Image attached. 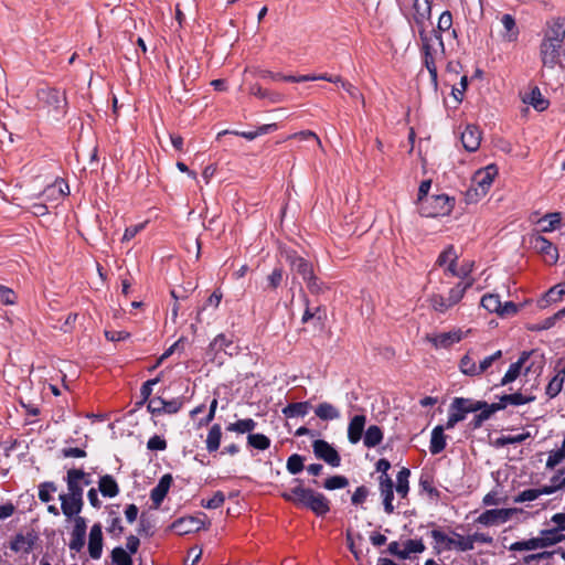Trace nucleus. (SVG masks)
Wrapping results in <instances>:
<instances>
[{"mask_svg":"<svg viewBox=\"0 0 565 565\" xmlns=\"http://www.w3.org/2000/svg\"><path fill=\"white\" fill-rule=\"evenodd\" d=\"M256 422L252 418L239 419L235 423L230 424L226 429L237 434L250 433L256 427Z\"/></svg>","mask_w":565,"mask_h":565,"instance_id":"nucleus-46","label":"nucleus"},{"mask_svg":"<svg viewBox=\"0 0 565 565\" xmlns=\"http://www.w3.org/2000/svg\"><path fill=\"white\" fill-rule=\"evenodd\" d=\"M111 562L115 565H134L131 555L120 546L111 551Z\"/></svg>","mask_w":565,"mask_h":565,"instance_id":"nucleus-49","label":"nucleus"},{"mask_svg":"<svg viewBox=\"0 0 565 565\" xmlns=\"http://www.w3.org/2000/svg\"><path fill=\"white\" fill-rule=\"evenodd\" d=\"M98 490L106 498H114L119 493V487L110 475H105L99 478Z\"/></svg>","mask_w":565,"mask_h":565,"instance_id":"nucleus-30","label":"nucleus"},{"mask_svg":"<svg viewBox=\"0 0 565 565\" xmlns=\"http://www.w3.org/2000/svg\"><path fill=\"white\" fill-rule=\"evenodd\" d=\"M461 142L467 151L473 152L478 150L481 142V132L475 125H467L461 132Z\"/></svg>","mask_w":565,"mask_h":565,"instance_id":"nucleus-23","label":"nucleus"},{"mask_svg":"<svg viewBox=\"0 0 565 565\" xmlns=\"http://www.w3.org/2000/svg\"><path fill=\"white\" fill-rule=\"evenodd\" d=\"M481 306L487 309L489 312H497L500 315L501 310V300L498 295H486L481 299Z\"/></svg>","mask_w":565,"mask_h":565,"instance_id":"nucleus-51","label":"nucleus"},{"mask_svg":"<svg viewBox=\"0 0 565 565\" xmlns=\"http://www.w3.org/2000/svg\"><path fill=\"white\" fill-rule=\"evenodd\" d=\"M308 509L317 515H324L330 511V503L324 494L317 492L315 498L309 503Z\"/></svg>","mask_w":565,"mask_h":565,"instance_id":"nucleus-40","label":"nucleus"},{"mask_svg":"<svg viewBox=\"0 0 565 565\" xmlns=\"http://www.w3.org/2000/svg\"><path fill=\"white\" fill-rule=\"evenodd\" d=\"M172 484L171 475H164L160 478L157 486L150 492V499L154 507L158 508L164 500L170 487Z\"/></svg>","mask_w":565,"mask_h":565,"instance_id":"nucleus-25","label":"nucleus"},{"mask_svg":"<svg viewBox=\"0 0 565 565\" xmlns=\"http://www.w3.org/2000/svg\"><path fill=\"white\" fill-rule=\"evenodd\" d=\"M444 429V426H436L431 431L429 450L433 455L440 454L446 447Z\"/></svg>","mask_w":565,"mask_h":565,"instance_id":"nucleus-33","label":"nucleus"},{"mask_svg":"<svg viewBox=\"0 0 565 565\" xmlns=\"http://www.w3.org/2000/svg\"><path fill=\"white\" fill-rule=\"evenodd\" d=\"M533 351H524L521 353L519 360L514 363H512L502 377L500 385H507L513 381H515L519 375L521 374L522 369L524 367V373L527 374L531 371V367L533 364L525 366V363L527 360L533 355Z\"/></svg>","mask_w":565,"mask_h":565,"instance_id":"nucleus-12","label":"nucleus"},{"mask_svg":"<svg viewBox=\"0 0 565 565\" xmlns=\"http://www.w3.org/2000/svg\"><path fill=\"white\" fill-rule=\"evenodd\" d=\"M540 498V493L537 489H526L521 491L516 497H514L513 501L515 503H523L527 501H534Z\"/></svg>","mask_w":565,"mask_h":565,"instance_id":"nucleus-61","label":"nucleus"},{"mask_svg":"<svg viewBox=\"0 0 565 565\" xmlns=\"http://www.w3.org/2000/svg\"><path fill=\"white\" fill-rule=\"evenodd\" d=\"M542 545L543 544L541 543V541L539 540V536H537V537H532V539H529L525 541L514 542L509 546V550L513 551V552L534 551V550L543 548Z\"/></svg>","mask_w":565,"mask_h":565,"instance_id":"nucleus-45","label":"nucleus"},{"mask_svg":"<svg viewBox=\"0 0 565 565\" xmlns=\"http://www.w3.org/2000/svg\"><path fill=\"white\" fill-rule=\"evenodd\" d=\"M497 175V169L493 166H488L484 169L477 171L472 178L469 194L475 192L476 196H484L493 180Z\"/></svg>","mask_w":565,"mask_h":565,"instance_id":"nucleus-7","label":"nucleus"},{"mask_svg":"<svg viewBox=\"0 0 565 565\" xmlns=\"http://www.w3.org/2000/svg\"><path fill=\"white\" fill-rule=\"evenodd\" d=\"M458 260V254L454 246H448L439 256L437 259V264L441 267L447 266L449 263H454Z\"/></svg>","mask_w":565,"mask_h":565,"instance_id":"nucleus-53","label":"nucleus"},{"mask_svg":"<svg viewBox=\"0 0 565 565\" xmlns=\"http://www.w3.org/2000/svg\"><path fill=\"white\" fill-rule=\"evenodd\" d=\"M561 220H562V216H561V213H548L546 215H544L540 222L542 224H544L542 226V232L543 233H548V232H552L554 231L557 225L561 223Z\"/></svg>","mask_w":565,"mask_h":565,"instance_id":"nucleus-50","label":"nucleus"},{"mask_svg":"<svg viewBox=\"0 0 565 565\" xmlns=\"http://www.w3.org/2000/svg\"><path fill=\"white\" fill-rule=\"evenodd\" d=\"M426 546L422 540H407L404 543L403 555L402 558L406 559L412 554L423 553Z\"/></svg>","mask_w":565,"mask_h":565,"instance_id":"nucleus-48","label":"nucleus"},{"mask_svg":"<svg viewBox=\"0 0 565 565\" xmlns=\"http://www.w3.org/2000/svg\"><path fill=\"white\" fill-rule=\"evenodd\" d=\"M454 207V199L446 194L431 195L418 206L419 213L425 217L448 215Z\"/></svg>","mask_w":565,"mask_h":565,"instance_id":"nucleus-4","label":"nucleus"},{"mask_svg":"<svg viewBox=\"0 0 565 565\" xmlns=\"http://www.w3.org/2000/svg\"><path fill=\"white\" fill-rule=\"evenodd\" d=\"M365 415H355L351 418L348 425V440L352 445H355L361 440L365 428Z\"/></svg>","mask_w":565,"mask_h":565,"instance_id":"nucleus-24","label":"nucleus"},{"mask_svg":"<svg viewBox=\"0 0 565 565\" xmlns=\"http://www.w3.org/2000/svg\"><path fill=\"white\" fill-rule=\"evenodd\" d=\"M88 553L93 559H99L103 553L102 525L96 523L92 526L88 537Z\"/></svg>","mask_w":565,"mask_h":565,"instance_id":"nucleus-19","label":"nucleus"},{"mask_svg":"<svg viewBox=\"0 0 565 565\" xmlns=\"http://www.w3.org/2000/svg\"><path fill=\"white\" fill-rule=\"evenodd\" d=\"M86 520L83 516H76L74 519V527L71 533V541H70V550L74 552H81V550L85 545V536H86Z\"/></svg>","mask_w":565,"mask_h":565,"instance_id":"nucleus-15","label":"nucleus"},{"mask_svg":"<svg viewBox=\"0 0 565 565\" xmlns=\"http://www.w3.org/2000/svg\"><path fill=\"white\" fill-rule=\"evenodd\" d=\"M555 375L548 382L545 394L548 396V398L556 397L563 388L564 382H565V360L558 359L555 362L554 366Z\"/></svg>","mask_w":565,"mask_h":565,"instance_id":"nucleus-13","label":"nucleus"},{"mask_svg":"<svg viewBox=\"0 0 565 565\" xmlns=\"http://www.w3.org/2000/svg\"><path fill=\"white\" fill-rule=\"evenodd\" d=\"M58 499L61 501V510L67 519L79 516L78 514L83 508V499L65 493L60 494Z\"/></svg>","mask_w":565,"mask_h":565,"instance_id":"nucleus-20","label":"nucleus"},{"mask_svg":"<svg viewBox=\"0 0 565 565\" xmlns=\"http://www.w3.org/2000/svg\"><path fill=\"white\" fill-rule=\"evenodd\" d=\"M0 301L6 306L14 305L17 295L11 288L0 285Z\"/></svg>","mask_w":565,"mask_h":565,"instance_id":"nucleus-60","label":"nucleus"},{"mask_svg":"<svg viewBox=\"0 0 565 565\" xmlns=\"http://www.w3.org/2000/svg\"><path fill=\"white\" fill-rule=\"evenodd\" d=\"M452 26V15L449 11H445L440 14L438 19V31L439 32H446L449 31Z\"/></svg>","mask_w":565,"mask_h":565,"instance_id":"nucleus-63","label":"nucleus"},{"mask_svg":"<svg viewBox=\"0 0 565 565\" xmlns=\"http://www.w3.org/2000/svg\"><path fill=\"white\" fill-rule=\"evenodd\" d=\"M38 98L47 107L53 119L58 120L64 116L67 106L64 92L51 87L41 88L38 92Z\"/></svg>","mask_w":565,"mask_h":565,"instance_id":"nucleus-3","label":"nucleus"},{"mask_svg":"<svg viewBox=\"0 0 565 565\" xmlns=\"http://www.w3.org/2000/svg\"><path fill=\"white\" fill-rule=\"evenodd\" d=\"M348 484L349 480L344 476H333L324 481L323 487L327 490H335L345 488Z\"/></svg>","mask_w":565,"mask_h":565,"instance_id":"nucleus-55","label":"nucleus"},{"mask_svg":"<svg viewBox=\"0 0 565 565\" xmlns=\"http://www.w3.org/2000/svg\"><path fill=\"white\" fill-rule=\"evenodd\" d=\"M383 440V431L376 425H371L363 437V444L366 448H374Z\"/></svg>","mask_w":565,"mask_h":565,"instance_id":"nucleus-39","label":"nucleus"},{"mask_svg":"<svg viewBox=\"0 0 565 565\" xmlns=\"http://www.w3.org/2000/svg\"><path fill=\"white\" fill-rule=\"evenodd\" d=\"M501 23L503 25L504 32L502 36L504 40L509 42H514L518 39L519 30L515 23V19L511 14H503L501 18Z\"/></svg>","mask_w":565,"mask_h":565,"instance_id":"nucleus-35","label":"nucleus"},{"mask_svg":"<svg viewBox=\"0 0 565 565\" xmlns=\"http://www.w3.org/2000/svg\"><path fill=\"white\" fill-rule=\"evenodd\" d=\"M523 102L531 105L537 111H543L548 107V100L542 95L537 86L524 95Z\"/></svg>","mask_w":565,"mask_h":565,"instance_id":"nucleus-28","label":"nucleus"},{"mask_svg":"<svg viewBox=\"0 0 565 565\" xmlns=\"http://www.w3.org/2000/svg\"><path fill=\"white\" fill-rule=\"evenodd\" d=\"M164 405H166V401L163 398L153 397V398L149 399L147 407L151 414L160 415V414H163Z\"/></svg>","mask_w":565,"mask_h":565,"instance_id":"nucleus-62","label":"nucleus"},{"mask_svg":"<svg viewBox=\"0 0 565 565\" xmlns=\"http://www.w3.org/2000/svg\"><path fill=\"white\" fill-rule=\"evenodd\" d=\"M86 473L81 469H70L66 476L67 493L72 497L83 499V484L81 483Z\"/></svg>","mask_w":565,"mask_h":565,"instance_id":"nucleus-21","label":"nucleus"},{"mask_svg":"<svg viewBox=\"0 0 565 565\" xmlns=\"http://www.w3.org/2000/svg\"><path fill=\"white\" fill-rule=\"evenodd\" d=\"M286 259L289 263L291 270L299 274L303 280L307 281L308 288L312 292H318L320 290L316 282L317 279L313 275L312 265L308 260L297 255L295 252L286 253Z\"/></svg>","mask_w":565,"mask_h":565,"instance_id":"nucleus-5","label":"nucleus"},{"mask_svg":"<svg viewBox=\"0 0 565 565\" xmlns=\"http://www.w3.org/2000/svg\"><path fill=\"white\" fill-rule=\"evenodd\" d=\"M414 10V18L416 23L423 24L426 20L430 18L431 0H415Z\"/></svg>","mask_w":565,"mask_h":565,"instance_id":"nucleus-36","label":"nucleus"},{"mask_svg":"<svg viewBox=\"0 0 565 565\" xmlns=\"http://www.w3.org/2000/svg\"><path fill=\"white\" fill-rule=\"evenodd\" d=\"M409 476H411V471L407 468H402L396 476V492L402 498H406L408 494Z\"/></svg>","mask_w":565,"mask_h":565,"instance_id":"nucleus-43","label":"nucleus"},{"mask_svg":"<svg viewBox=\"0 0 565 565\" xmlns=\"http://www.w3.org/2000/svg\"><path fill=\"white\" fill-rule=\"evenodd\" d=\"M286 467L291 475H297L303 469V458L298 454H294L288 458Z\"/></svg>","mask_w":565,"mask_h":565,"instance_id":"nucleus-54","label":"nucleus"},{"mask_svg":"<svg viewBox=\"0 0 565 565\" xmlns=\"http://www.w3.org/2000/svg\"><path fill=\"white\" fill-rule=\"evenodd\" d=\"M315 414L321 420H335L341 417L340 411L334 405L328 402L320 403L315 408Z\"/></svg>","mask_w":565,"mask_h":565,"instance_id":"nucleus-31","label":"nucleus"},{"mask_svg":"<svg viewBox=\"0 0 565 565\" xmlns=\"http://www.w3.org/2000/svg\"><path fill=\"white\" fill-rule=\"evenodd\" d=\"M539 540L543 544L542 547L545 548V547H548V546H552L554 544L562 542L563 540H565V535L559 530V527L556 525L555 529L541 531Z\"/></svg>","mask_w":565,"mask_h":565,"instance_id":"nucleus-32","label":"nucleus"},{"mask_svg":"<svg viewBox=\"0 0 565 565\" xmlns=\"http://www.w3.org/2000/svg\"><path fill=\"white\" fill-rule=\"evenodd\" d=\"M224 501H225V497H224L223 492L217 491L214 493V495L211 499L203 501L202 505L206 509H217L224 503Z\"/></svg>","mask_w":565,"mask_h":565,"instance_id":"nucleus-64","label":"nucleus"},{"mask_svg":"<svg viewBox=\"0 0 565 565\" xmlns=\"http://www.w3.org/2000/svg\"><path fill=\"white\" fill-rule=\"evenodd\" d=\"M249 94L258 98L268 99L271 104L281 103L285 99L282 94L265 89L257 84H254L249 87Z\"/></svg>","mask_w":565,"mask_h":565,"instance_id":"nucleus-34","label":"nucleus"},{"mask_svg":"<svg viewBox=\"0 0 565 565\" xmlns=\"http://www.w3.org/2000/svg\"><path fill=\"white\" fill-rule=\"evenodd\" d=\"M533 247L545 257L548 264H555L558 259L557 248L544 236H534L531 241Z\"/></svg>","mask_w":565,"mask_h":565,"instance_id":"nucleus-16","label":"nucleus"},{"mask_svg":"<svg viewBox=\"0 0 565 565\" xmlns=\"http://www.w3.org/2000/svg\"><path fill=\"white\" fill-rule=\"evenodd\" d=\"M68 193V185L63 180H56L54 183L45 188L42 193V198L45 203H47L51 207H54Z\"/></svg>","mask_w":565,"mask_h":565,"instance_id":"nucleus-10","label":"nucleus"},{"mask_svg":"<svg viewBox=\"0 0 565 565\" xmlns=\"http://www.w3.org/2000/svg\"><path fill=\"white\" fill-rule=\"evenodd\" d=\"M565 40V18H557L547 24L543 41L563 45Z\"/></svg>","mask_w":565,"mask_h":565,"instance_id":"nucleus-17","label":"nucleus"},{"mask_svg":"<svg viewBox=\"0 0 565 565\" xmlns=\"http://www.w3.org/2000/svg\"><path fill=\"white\" fill-rule=\"evenodd\" d=\"M312 448L317 458L322 459L332 467L340 466L341 458L339 452L326 440H315L312 444Z\"/></svg>","mask_w":565,"mask_h":565,"instance_id":"nucleus-9","label":"nucleus"},{"mask_svg":"<svg viewBox=\"0 0 565 565\" xmlns=\"http://www.w3.org/2000/svg\"><path fill=\"white\" fill-rule=\"evenodd\" d=\"M520 512L516 508L491 509L482 512L476 520L484 526H493L508 522Z\"/></svg>","mask_w":565,"mask_h":565,"instance_id":"nucleus-6","label":"nucleus"},{"mask_svg":"<svg viewBox=\"0 0 565 565\" xmlns=\"http://www.w3.org/2000/svg\"><path fill=\"white\" fill-rule=\"evenodd\" d=\"M502 358V351L501 350H498L495 351L493 354L491 355H488L486 358H483L482 360L479 361V370H480V375L483 374L484 372H487L495 361L500 360Z\"/></svg>","mask_w":565,"mask_h":565,"instance_id":"nucleus-57","label":"nucleus"},{"mask_svg":"<svg viewBox=\"0 0 565 565\" xmlns=\"http://www.w3.org/2000/svg\"><path fill=\"white\" fill-rule=\"evenodd\" d=\"M380 492L383 497L384 511L392 514L394 512V483L390 476H380Z\"/></svg>","mask_w":565,"mask_h":565,"instance_id":"nucleus-22","label":"nucleus"},{"mask_svg":"<svg viewBox=\"0 0 565 565\" xmlns=\"http://www.w3.org/2000/svg\"><path fill=\"white\" fill-rule=\"evenodd\" d=\"M430 307L439 313L447 312L452 306L448 303L447 296H444L441 294H433L429 299Z\"/></svg>","mask_w":565,"mask_h":565,"instance_id":"nucleus-47","label":"nucleus"},{"mask_svg":"<svg viewBox=\"0 0 565 565\" xmlns=\"http://www.w3.org/2000/svg\"><path fill=\"white\" fill-rule=\"evenodd\" d=\"M422 40L423 62L427 68L431 84L436 89L438 86L437 63L445 57L444 41L439 32L433 30L426 32L423 28L419 30Z\"/></svg>","mask_w":565,"mask_h":565,"instance_id":"nucleus-1","label":"nucleus"},{"mask_svg":"<svg viewBox=\"0 0 565 565\" xmlns=\"http://www.w3.org/2000/svg\"><path fill=\"white\" fill-rule=\"evenodd\" d=\"M56 491V486L53 482H43L39 486V499L42 502H50L52 493Z\"/></svg>","mask_w":565,"mask_h":565,"instance_id":"nucleus-56","label":"nucleus"},{"mask_svg":"<svg viewBox=\"0 0 565 565\" xmlns=\"http://www.w3.org/2000/svg\"><path fill=\"white\" fill-rule=\"evenodd\" d=\"M462 339V333L459 330L440 333L435 337L434 343L436 347L447 348L454 343H458Z\"/></svg>","mask_w":565,"mask_h":565,"instance_id":"nucleus-41","label":"nucleus"},{"mask_svg":"<svg viewBox=\"0 0 565 565\" xmlns=\"http://www.w3.org/2000/svg\"><path fill=\"white\" fill-rule=\"evenodd\" d=\"M565 459V451L562 448L553 450L548 454V458L546 460V468L554 469Z\"/></svg>","mask_w":565,"mask_h":565,"instance_id":"nucleus-58","label":"nucleus"},{"mask_svg":"<svg viewBox=\"0 0 565 565\" xmlns=\"http://www.w3.org/2000/svg\"><path fill=\"white\" fill-rule=\"evenodd\" d=\"M475 279H468L465 281H459L454 287H451L448 291L447 299L448 303L452 307L456 306L463 297L465 292L472 287Z\"/></svg>","mask_w":565,"mask_h":565,"instance_id":"nucleus-29","label":"nucleus"},{"mask_svg":"<svg viewBox=\"0 0 565 565\" xmlns=\"http://www.w3.org/2000/svg\"><path fill=\"white\" fill-rule=\"evenodd\" d=\"M107 531L113 535H120L124 531L121 519L115 512L109 513V525Z\"/></svg>","mask_w":565,"mask_h":565,"instance_id":"nucleus-59","label":"nucleus"},{"mask_svg":"<svg viewBox=\"0 0 565 565\" xmlns=\"http://www.w3.org/2000/svg\"><path fill=\"white\" fill-rule=\"evenodd\" d=\"M310 409L309 402L290 403L282 408V414L288 418L303 417Z\"/></svg>","mask_w":565,"mask_h":565,"instance_id":"nucleus-38","label":"nucleus"},{"mask_svg":"<svg viewBox=\"0 0 565 565\" xmlns=\"http://www.w3.org/2000/svg\"><path fill=\"white\" fill-rule=\"evenodd\" d=\"M221 352L230 356L237 353V347L223 333L217 334L209 345V353H213L214 359H216Z\"/></svg>","mask_w":565,"mask_h":565,"instance_id":"nucleus-18","label":"nucleus"},{"mask_svg":"<svg viewBox=\"0 0 565 565\" xmlns=\"http://www.w3.org/2000/svg\"><path fill=\"white\" fill-rule=\"evenodd\" d=\"M460 371L468 376H479L480 370L473 351H468L460 360Z\"/></svg>","mask_w":565,"mask_h":565,"instance_id":"nucleus-27","label":"nucleus"},{"mask_svg":"<svg viewBox=\"0 0 565 565\" xmlns=\"http://www.w3.org/2000/svg\"><path fill=\"white\" fill-rule=\"evenodd\" d=\"M221 438H222L221 426L218 424H214L210 428L206 440H205L206 449L209 452H213L218 449L220 444H221Z\"/></svg>","mask_w":565,"mask_h":565,"instance_id":"nucleus-42","label":"nucleus"},{"mask_svg":"<svg viewBox=\"0 0 565 565\" xmlns=\"http://www.w3.org/2000/svg\"><path fill=\"white\" fill-rule=\"evenodd\" d=\"M204 527V521L195 516H183L171 524L178 535L194 533Z\"/></svg>","mask_w":565,"mask_h":565,"instance_id":"nucleus-14","label":"nucleus"},{"mask_svg":"<svg viewBox=\"0 0 565 565\" xmlns=\"http://www.w3.org/2000/svg\"><path fill=\"white\" fill-rule=\"evenodd\" d=\"M430 537L433 539V548L436 554L450 550L459 552L471 551L470 540L459 533H454L452 536H449L441 530L434 529L430 531Z\"/></svg>","mask_w":565,"mask_h":565,"instance_id":"nucleus-2","label":"nucleus"},{"mask_svg":"<svg viewBox=\"0 0 565 565\" xmlns=\"http://www.w3.org/2000/svg\"><path fill=\"white\" fill-rule=\"evenodd\" d=\"M33 540L31 537L24 536L23 534H18L10 543V548L14 552L30 553L33 547Z\"/></svg>","mask_w":565,"mask_h":565,"instance_id":"nucleus-44","label":"nucleus"},{"mask_svg":"<svg viewBox=\"0 0 565 565\" xmlns=\"http://www.w3.org/2000/svg\"><path fill=\"white\" fill-rule=\"evenodd\" d=\"M532 401H534V396H524L521 393H513V394H508V395L501 396L500 402L497 404H498V406H500V409H503L508 405L519 406V405L527 404Z\"/></svg>","mask_w":565,"mask_h":565,"instance_id":"nucleus-37","label":"nucleus"},{"mask_svg":"<svg viewBox=\"0 0 565 565\" xmlns=\"http://www.w3.org/2000/svg\"><path fill=\"white\" fill-rule=\"evenodd\" d=\"M298 484L284 491L281 497L289 502H292L295 505L300 508H309V503L316 495V491L310 488H305L300 480H295Z\"/></svg>","mask_w":565,"mask_h":565,"instance_id":"nucleus-8","label":"nucleus"},{"mask_svg":"<svg viewBox=\"0 0 565 565\" xmlns=\"http://www.w3.org/2000/svg\"><path fill=\"white\" fill-rule=\"evenodd\" d=\"M481 401H473L471 398L456 397L451 404V411L462 412L465 415L468 413L478 412L482 408Z\"/></svg>","mask_w":565,"mask_h":565,"instance_id":"nucleus-26","label":"nucleus"},{"mask_svg":"<svg viewBox=\"0 0 565 565\" xmlns=\"http://www.w3.org/2000/svg\"><path fill=\"white\" fill-rule=\"evenodd\" d=\"M561 49L562 45L559 44L542 40L540 45V58L543 66L554 68L561 61Z\"/></svg>","mask_w":565,"mask_h":565,"instance_id":"nucleus-11","label":"nucleus"},{"mask_svg":"<svg viewBox=\"0 0 565 565\" xmlns=\"http://www.w3.org/2000/svg\"><path fill=\"white\" fill-rule=\"evenodd\" d=\"M247 441L249 446L259 450H266L270 446V439L263 434H249Z\"/></svg>","mask_w":565,"mask_h":565,"instance_id":"nucleus-52","label":"nucleus"}]
</instances>
